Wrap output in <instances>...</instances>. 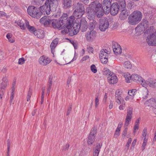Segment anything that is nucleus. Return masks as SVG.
I'll use <instances>...</instances> for the list:
<instances>
[{
    "instance_id": "1",
    "label": "nucleus",
    "mask_w": 156,
    "mask_h": 156,
    "mask_svg": "<svg viewBox=\"0 0 156 156\" xmlns=\"http://www.w3.org/2000/svg\"><path fill=\"white\" fill-rule=\"evenodd\" d=\"M69 18L66 13H64L59 18V20L54 19L52 20L51 27L55 29L59 30L62 29V28L67 24V22Z\"/></svg>"
},
{
    "instance_id": "2",
    "label": "nucleus",
    "mask_w": 156,
    "mask_h": 156,
    "mask_svg": "<svg viewBox=\"0 0 156 156\" xmlns=\"http://www.w3.org/2000/svg\"><path fill=\"white\" fill-rule=\"evenodd\" d=\"M146 30L144 34H150L146 39L147 42L149 45L156 46V36L155 35V31L154 30L153 27H150L149 28Z\"/></svg>"
},
{
    "instance_id": "3",
    "label": "nucleus",
    "mask_w": 156,
    "mask_h": 156,
    "mask_svg": "<svg viewBox=\"0 0 156 156\" xmlns=\"http://www.w3.org/2000/svg\"><path fill=\"white\" fill-rule=\"evenodd\" d=\"M142 18V14L140 11H134L129 17V23L132 25L136 24L140 21Z\"/></svg>"
},
{
    "instance_id": "4",
    "label": "nucleus",
    "mask_w": 156,
    "mask_h": 156,
    "mask_svg": "<svg viewBox=\"0 0 156 156\" xmlns=\"http://www.w3.org/2000/svg\"><path fill=\"white\" fill-rule=\"evenodd\" d=\"M27 12L30 16L37 19L40 18L42 15V12L34 6H29L27 9Z\"/></svg>"
},
{
    "instance_id": "5",
    "label": "nucleus",
    "mask_w": 156,
    "mask_h": 156,
    "mask_svg": "<svg viewBox=\"0 0 156 156\" xmlns=\"http://www.w3.org/2000/svg\"><path fill=\"white\" fill-rule=\"evenodd\" d=\"M57 6H54L53 5L48 2H45L44 5L40 7L39 10L42 12V14L43 13L45 14L48 15L50 13L51 10H55Z\"/></svg>"
},
{
    "instance_id": "6",
    "label": "nucleus",
    "mask_w": 156,
    "mask_h": 156,
    "mask_svg": "<svg viewBox=\"0 0 156 156\" xmlns=\"http://www.w3.org/2000/svg\"><path fill=\"white\" fill-rule=\"evenodd\" d=\"M90 6L94 9L97 14V17L99 18L101 17L105 13L104 9L101 5L98 2L94 1L92 2Z\"/></svg>"
},
{
    "instance_id": "7",
    "label": "nucleus",
    "mask_w": 156,
    "mask_h": 156,
    "mask_svg": "<svg viewBox=\"0 0 156 156\" xmlns=\"http://www.w3.org/2000/svg\"><path fill=\"white\" fill-rule=\"evenodd\" d=\"M85 8L83 4L78 2L75 7V10L73 14L77 18H80L84 14Z\"/></svg>"
},
{
    "instance_id": "8",
    "label": "nucleus",
    "mask_w": 156,
    "mask_h": 156,
    "mask_svg": "<svg viewBox=\"0 0 156 156\" xmlns=\"http://www.w3.org/2000/svg\"><path fill=\"white\" fill-rule=\"evenodd\" d=\"M97 133V128L96 127L93 128L88 137L87 144L88 145H91L94 141L96 135Z\"/></svg>"
},
{
    "instance_id": "9",
    "label": "nucleus",
    "mask_w": 156,
    "mask_h": 156,
    "mask_svg": "<svg viewBox=\"0 0 156 156\" xmlns=\"http://www.w3.org/2000/svg\"><path fill=\"white\" fill-rule=\"evenodd\" d=\"M133 111V108L132 107L129 106L128 107L127 109V115L124 124L125 126H128L129 124V122L131 120Z\"/></svg>"
},
{
    "instance_id": "10",
    "label": "nucleus",
    "mask_w": 156,
    "mask_h": 156,
    "mask_svg": "<svg viewBox=\"0 0 156 156\" xmlns=\"http://www.w3.org/2000/svg\"><path fill=\"white\" fill-rule=\"evenodd\" d=\"M72 17H71L69 18V20H68L67 22V24H65V26L63 27L62 29H64L61 31V33L63 34H66L68 33L69 32V33L70 32V28L72 24L73 23V19H72Z\"/></svg>"
},
{
    "instance_id": "11",
    "label": "nucleus",
    "mask_w": 156,
    "mask_h": 156,
    "mask_svg": "<svg viewBox=\"0 0 156 156\" xmlns=\"http://www.w3.org/2000/svg\"><path fill=\"white\" fill-rule=\"evenodd\" d=\"M96 13L95 10L91 6L90 4L89 7H87L86 9V13L88 19L90 20H93L95 16Z\"/></svg>"
},
{
    "instance_id": "12",
    "label": "nucleus",
    "mask_w": 156,
    "mask_h": 156,
    "mask_svg": "<svg viewBox=\"0 0 156 156\" xmlns=\"http://www.w3.org/2000/svg\"><path fill=\"white\" fill-rule=\"evenodd\" d=\"M109 24L107 19H103L100 20L99 28L101 31H105L109 27Z\"/></svg>"
},
{
    "instance_id": "13",
    "label": "nucleus",
    "mask_w": 156,
    "mask_h": 156,
    "mask_svg": "<svg viewBox=\"0 0 156 156\" xmlns=\"http://www.w3.org/2000/svg\"><path fill=\"white\" fill-rule=\"evenodd\" d=\"M103 9H104L105 13L106 14H108L110 12V9L112 4L110 0H104L101 5Z\"/></svg>"
},
{
    "instance_id": "14",
    "label": "nucleus",
    "mask_w": 156,
    "mask_h": 156,
    "mask_svg": "<svg viewBox=\"0 0 156 156\" xmlns=\"http://www.w3.org/2000/svg\"><path fill=\"white\" fill-rule=\"evenodd\" d=\"M52 20L50 19L48 17L45 16L40 19V22L43 23L44 26L51 27Z\"/></svg>"
},
{
    "instance_id": "15",
    "label": "nucleus",
    "mask_w": 156,
    "mask_h": 156,
    "mask_svg": "<svg viewBox=\"0 0 156 156\" xmlns=\"http://www.w3.org/2000/svg\"><path fill=\"white\" fill-rule=\"evenodd\" d=\"M38 61L40 64L43 66H46L51 62V60L47 56L43 55L40 57Z\"/></svg>"
},
{
    "instance_id": "16",
    "label": "nucleus",
    "mask_w": 156,
    "mask_h": 156,
    "mask_svg": "<svg viewBox=\"0 0 156 156\" xmlns=\"http://www.w3.org/2000/svg\"><path fill=\"white\" fill-rule=\"evenodd\" d=\"M117 2H115L112 3L110 7V10L111 14L113 15H115L118 13L119 10H120V9L119 8Z\"/></svg>"
},
{
    "instance_id": "17",
    "label": "nucleus",
    "mask_w": 156,
    "mask_h": 156,
    "mask_svg": "<svg viewBox=\"0 0 156 156\" xmlns=\"http://www.w3.org/2000/svg\"><path fill=\"white\" fill-rule=\"evenodd\" d=\"M96 34V32L95 31H87L85 35L86 40L89 41H92L95 38Z\"/></svg>"
},
{
    "instance_id": "18",
    "label": "nucleus",
    "mask_w": 156,
    "mask_h": 156,
    "mask_svg": "<svg viewBox=\"0 0 156 156\" xmlns=\"http://www.w3.org/2000/svg\"><path fill=\"white\" fill-rule=\"evenodd\" d=\"M80 28V30L82 32L85 31L87 28L88 25L85 18H81L80 22L79 23Z\"/></svg>"
},
{
    "instance_id": "19",
    "label": "nucleus",
    "mask_w": 156,
    "mask_h": 156,
    "mask_svg": "<svg viewBox=\"0 0 156 156\" xmlns=\"http://www.w3.org/2000/svg\"><path fill=\"white\" fill-rule=\"evenodd\" d=\"M8 84V80L5 77H4L2 79V82L0 85V92L4 93L5 92V88L7 86Z\"/></svg>"
},
{
    "instance_id": "20",
    "label": "nucleus",
    "mask_w": 156,
    "mask_h": 156,
    "mask_svg": "<svg viewBox=\"0 0 156 156\" xmlns=\"http://www.w3.org/2000/svg\"><path fill=\"white\" fill-rule=\"evenodd\" d=\"M108 80L110 84H114L117 82L118 79L115 74L113 73L108 77Z\"/></svg>"
},
{
    "instance_id": "21",
    "label": "nucleus",
    "mask_w": 156,
    "mask_h": 156,
    "mask_svg": "<svg viewBox=\"0 0 156 156\" xmlns=\"http://www.w3.org/2000/svg\"><path fill=\"white\" fill-rule=\"evenodd\" d=\"M122 9L120 10L122 12L120 14L119 17L121 20H124L127 18L129 13L128 11L125 10V9Z\"/></svg>"
},
{
    "instance_id": "22",
    "label": "nucleus",
    "mask_w": 156,
    "mask_h": 156,
    "mask_svg": "<svg viewBox=\"0 0 156 156\" xmlns=\"http://www.w3.org/2000/svg\"><path fill=\"white\" fill-rule=\"evenodd\" d=\"M112 48L114 52L116 54H120L122 52V49L120 46L116 43L112 45Z\"/></svg>"
},
{
    "instance_id": "23",
    "label": "nucleus",
    "mask_w": 156,
    "mask_h": 156,
    "mask_svg": "<svg viewBox=\"0 0 156 156\" xmlns=\"http://www.w3.org/2000/svg\"><path fill=\"white\" fill-rule=\"evenodd\" d=\"M34 34L38 38H43L45 35V33L44 31L41 29L36 30Z\"/></svg>"
},
{
    "instance_id": "24",
    "label": "nucleus",
    "mask_w": 156,
    "mask_h": 156,
    "mask_svg": "<svg viewBox=\"0 0 156 156\" xmlns=\"http://www.w3.org/2000/svg\"><path fill=\"white\" fill-rule=\"evenodd\" d=\"M148 85L151 87H155L156 86V80L153 78H149L147 79Z\"/></svg>"
},
{
    "instance_id": "25",
    "label": "nucleus",
    "mask_w": 156,
    "mask_h": 156,
    "mask_svg": "<svg viewBox=\"0 0 156 156\" xmlns=\"http://www.w3.org/2000/svg\"><path fill=\"white\" fill-rule=\"evenodd\" d=\"M25 26L27 29L31 33L34 34L36 30L35 28L34 27L30 26L29 24V22L27 20H25Z\"/></svg>"
},
{
    "instance_id": "26",
    "label": "nucleus",
    "mask_w": 156,
    "mask_h": 156,
    "mask_svg": "<svg viewBox=\"0 0 156 156\" xmlns=\"http://www.w3.org/2000/svg\"><path fill=\"white\" fill-rule=\"evenodd\" d=\"M109 52L106 49H102L100 51L99 55V58L103 57H108V54H109Z\"/></svg>"
},
{
    "instance_id": "27",
    "label": "nucleus",
    "mask_w": 156,
    "mask_h": 156,
    "mask_svg": "<svg viewBox=\"0 0 156 156\" xmlns=\"http://www.w3.org/2000/svg\"><path fill=\"white\" fill-rule=\"evenodd\" d=\"M71 0H62L63 8L66 9L70 8L71 6Z\"/></svg>"
},
{
    "instance_id": "28",
    "label": "nucleus",
    "mask_w": 156,
    "mask_h": 156,
    "mask_svg": "<svg viewBox=\"0 0 156 156\" xmlns=\"http://www.w3.org/2000/svg\"><path fill=\"white\" fill-rule=\"evenodd\" d=\"M117 4L120 9H125L126 4L125 0H119Z\"/></svg>"
},
{
    "instance_id": "29",
    "label": "nucleus",
    "mask_w": 156,
    "mask_h": 156,
    "mask_svg": "<svg viewBox=\"0 0 156 156\" xmlns=\"http://www.w3.org/2000/svg\"><path fill=\"white\" fill-rule=\"evenodd\" d=\"M145 29H146V28L140 24H138L135 28V30L136 31L140 33L143 32Z\"/></svg>"
},
{
    "instance_id": "30",
    "label": "nucleus",
    "mask_w": 156,
    "mask_h": 156,
    "mask_svg": "<svg viewBox=\"0 0 156 156\" xmlns=\"http://www.w3.org/2000/svg\"><path fill=\"white\" fill-rule=\"evenodd\" d=\"M147 102L150 103L151 104V106L156 109V99L154 98H151L147 100V101H146L145 103H147Z\"/></svg>"
},
{
    "instance_id": "31",
    "label": "nucleus",
    "mask_w": 156,
    "mask_h": 156,
    "mask_svg": "<svg viewBox=\"0 0 156 156\" xmlns=\"http://www.w3.org/2000/svg\"><path fill=\"white\" fill-rule=\"evenodd\" d=\"M132 80L136 82H140L142 79V77L136 74H133L132 75Z\"/></svg>"
},
{
    "instance_id": "32",
    "label": "nucleus",
    "mask_w": 156,
    "mask_h": 156,
    "mask_svg": "<svg viewBox=\"0 0 156 156\" xmlns=\"http://www.w3.org/2000/svg\"><path fill=\"white\" fill-rule=\"evenodd\" d=\"M70 32L69 33V35L71 36L76 35L79 31L78 27L77 28H75V29L72 27L71 29H70Z\"/></svg>"
},
{
    "instance_id": "33",
    "label": "nucleus",
    "mask_w": 156,
    "mask_h": 156,
    "mask_svg": "<svg viewBox=\"0 0 156 156\" xmlns=\"http://www.w3.org/2000/svg\"><path fill=\"white\" fill-rule=\"evenodd\" d=\"M137 90L136 89H133L128 92V94L130 96V98L132 99L134 98V96L136 94Z\"/></svg>"
},
{
    "instance_id": "34",
    "label": "nucleus",
    "mask_w": 156,
    "mask_h": 156,
    "mask_svg": "<svg viewBox=\"0 0 156 156\" xmlns=\"http://www.w3.org/2000/svg\"><path fill=\"white\" fill-rule=\"evenodd\" d=\"M58 38H56L53 40L50 45V48H55L58 43Z\"/></svg>"
},
{
    "instance_id": "35",
    "label": "nucleus",
    "mask_w": 156,
    "mask_h": 156,
    "mask_svg": "<svg viewBox=\"0 0 156 156\" xmlns=\"http://www.w3.org/2000/svg\"><path fill=\"white\" fill-rule=\"evenodd\" d=\"M17 24L18 26H19L20 27L21 29L22 30H25L26 27L25 26V23H24L22 21H18L17 23Z\"/></svg>"
},
{
    "instance_id": "36",
    "label": "nucleus",
    "mask_w": 156,
    "mask_h": 156,
    "mask_svg": "<svg viewBox=\"0 0 156 156\" xmlns=\"http://www.w3.org/2000/svg\"><path fill=\"white\" fill-rule=\"evenodd\" d=\"M126 81L127 83H130L132 80V75H131L130 74L127 73L125 76Z\"/></svg>"
},
{
    "instance_id": "37",
    "label": "nucleus",
    "mask_w": 156,
    "mask_h": 156,
    "mask_svg": "<svg viewBox=\"0 0 156 156\" xmlns=\"http://www.w3.org/2000/svg\"><path fill=\"white\" fill-rule=\"evenodd\" d=\"M124 67L127 69H130L132 68V65L130 62L126 61L124 63Z\"/></svg>"
},
{
    "instance_id": "38",
    "label": "nucleus",
    "mask_w": 156,
    "mask_h": 156,
    "mask_svg": "<svg viewBox=\"0 0 156 156\" xmlns=\"http://www.w3.org/2000/svg\"><path fill=\"white\" fill-rule=\"evenodd\" d=\"M96 22L95 21L93 20V22H90L89 25V29L91 30H93L94 28Z\"/></svg>"
},
{
    "instance_id": "39",
    "label": "nucleus",
    "mask_w": 156,
    "mask_h": 156,
    "mask_svg": "<svg viewBox=\"0 0 156 156\" xmlns=\"http://www.w3.org/2000/svg\"><path fill=\"white\" fill-rule=\"evenodd\" d=\"M115 98L116 100V102L117 103L119 104L121 103L122 98L121 95L115 94Z\"/></svg>"
},
{
    "instance_id": "40",
    "label": "nucleus",
    "mask_w": 156,
    "mask_h": 156,
    "mask_svg": "<svg viewBox=\"0 0 156 156\" xmlns=\"http://www.w3.org/2000/svg\"><path fill=\"white\" fill-rule=\"evenodd\" d=\"M113 73L112 72H111L110 70L108 69H106L104 70L103 72L104 75L106 76H109L110 75H111Z\"/></svg>"
},
{
    "instance_id": "41",
    "label": "nucleus",
    "mask_w": 156,
    "mask_h": 156,
    "mask_svg": "<svg viewBox=\"0 0 156 156\" xmlns=\"http://www.w3.org/2000/svg\"><path fill=\"white\" fill-rule=\"evenodd\" d=\"M52 78L50 77L48 82V91H50L51 87L52 86Z\"/></svg>"
},
{
    "instance_id": "42",
    "label": "nucleus",
    "mask_w": 156,
    "mask_h": 156,
    "mask_svg": "<svg viewBox=\"0 0 156 156\" xmlns=\"http://www.w3.org/2000/svg\"><path fill=\"white\" fill-rule=\"evenodd\" d=\"M32 94V91L31 88L30 87L29 89V90L28 91L27 94V101H30V99L31 97V96Z\"/></svg>"
},
{
    "instance_id": "43",
    "label": "nucleus",
    "mask_w": 156,
    "mask_h": 156,
    "mask_svg": "<svg viewBox=\"0 0 156 156\" xmlns=\"http://www.w3.org/2000/svg\"><path fill=\"white\" fill-rule=\"evenodd\" d=\"M147 23L148 21L147 20H143L140 24L143 25L144 26V27L146 28V29H147L148 27V25Z\"/></svg>"
},
{
    "instance_id": "44",
    "label": "nucleus",
    "mask_w": 156,
    "mask_h": 156,
    "mask_svg": "<svg viewBox=\"0 0 156 156\" xmlns=\"http://www.w3.org/2000/svg\"><path fill=\"white\" fill-rule=\"evenodd\" d=\"M46 1L48 2L51 3L53 5V6H58V1L57 0H46Z\"/></svg>"
},
{
    "instance_id": "45",
    "label": "nucleus",
    "mask_w": 156,
    "mask_h": 156,
    "mask_svg": "<svg viewBox=\"0 0 156 156\" xmlns=\"http://www.w3.org/2000/svg\"><path fill=\"white\" fill-rule=\"evenodd\" d=\"M140 82H141V84L143 87H146L147 86L148 84L147 80L146 81L144 79L142 78V79Z\"/></svg>"
},
{
    "instance_id": "46",
    "label": "nucleus",
    "mask_w": 156,
    "mask_h": 156,
    "mask_svg": "<svg viewBox=\"0 0 156 156\" xmlns=\"http://www.w3.org/2000/svg\"><path fill=\"white\" fill-rule=\"evenodd\" d=\"M101 62L104 64H106L108 62V57L99 58Z\"/></svg>"
},
{
    "instance_id": "47",
    "label": "nucleus",
    "mask_w": 156,
    "mask_h": 156,
    "mask_svg": "<svg viewBox=\"0 0 156 156\" xmlns=\"http://www.w3.org/2000/svg\"><path fill=\"white\" fill-rule=\"evenodd\" d=\"M95 97H96L95 100V108H96L98 107V105L99 104V98L98 95L96 94Z\"/></svg>"
},
{
    "instance_id": "48",
    "label": "nucleus",
    "mask_w": 156,
    "mask_h": 156,
    "mask_svg": "<svg viewBox=\"0 0 156 156\" xmlns=\"http://www.w3.org/2000/svg\"><path fill=\"white\" fill-rule=\"evenodd\" d=\"M90 69L91 71L94 73H96L97 71V70L95 66L93 64L91 65Z\"/></svg>"
},
{
    "instance_id": "49",
    "label": "nucleus",
    "mask_w": 156,
    "mask_h": 156,
    "mask_svg": "<svg viewBox=\"0 0 156 156\" xmlns=\"http://www.w3.org/2000/svg\"><path fill=\"white\" fill-rule=\"evenodd\" d=\"M41 1L40 0H33L32 3L34 5H39L41 4Z\"/></svg>"
},
{
    "instance_id": "50",
    "label": "nucleus",
    "mask_w": 156,
    "mask_h": 156,
    "mask_svg": "<svg viewBox=\"0 0 156 156\" xmlns=\"http://www.w3.org/2000/svg\"><path fill=\"white\" fill-rule=\"evenodd\" d=\"M101 146L102 145H101L100 143H97L95 149L94 150L96 151L97 150L98 151L100 152Z\"/></svg>"
},
{
    "instance_id": "51",
    "label": "nucleus",
    "mask_w": 156,
    "mask_h": 156,
    "mask_svg": "<svg viewBox=\"0 0 156 156\" xmlns=\"http://www.w3.org/2000/svg\"><path fill=\"white\" fill-rule=\"evenodd\" d=\"M143 94L144 95L142 98L143 99H147V95L148 94V91L147 90H146V91H144L143 92Z\"/></svg>"
},
{
    "instance_id": "52",
    "label": "nucleus",
    "mask_w": 156,
    "mask_h": 156,
    "mask_svg": "<svg viewBox=\"0 0 156 156\" xmlns=\"http://www.w3.org/2000/svg\"><path fill=\"white\" fill-rule=\"evenodd\" d=\"M132 138H129L128 140V141L127 142V144H126V149H127V151L129 148V146H130V144H131V142H132Z\"/></svg>"
},
{
    "instance_id": "53",
    "label": "nucleus",
    "mask_w": 156,
    "mask_h": 156,
    "mask_svg": "<svg viewBox=\"0 0 156 156\" xmlns=\"http://www.w3.org/2000/svg\"><path fill=\"white\" fill-rule=\"evenodd\" d=\"M79 23H74L73 24V25L72 26V27L73 28L75 29V28H77L78 27V30H80V28L79 25Z\"/></svg>"
},
{
    "instance_id": "54",
    "label": "nucleus",
    "mask_w": 156,
    "mask_h": 156,
    "mask_svg": "<svg viewBox=\"0 0 156 156\" xmlns=\"http://www.w3.org/2000/svg\"><path fill=\"white\" fill-rule=\"evenodd\" d=\"M25 60L23 57L20 58L19 59L18 63L20 65H22L24 63Z\"/></svg>"
},
{
    "instance_id": "55",
    "label": "nucleus",
    "mask_w": 156,
    "mask_h": 156,
    "mask_svg": "<svg viewBox=\"0 0 156 156\" xmlns=\"http://www.w3.org/2000/svg\"><path fill=\"white\" fill-rule=\"evenodd\" d=\"M87 51L89 53H93L94 51V48L91 47L89 46L87 48Z\"/></svg>"
},
{
    "instance_id": "56",
    "label": "nucleus",
    "mask_w": 156,
    "mask_h": 156,
    "mask_svg": "<svg viewBox=\"0 0 156 156\" xmlns=\"http://www.w3.org/2000/svg\"><path fill=\"white\" fill-rule=\"evenodd\" d=\"M106 93H105V94L104 98L103 100V102L104 104H106L107 99V95Z\"/></svg>"
},
{
    "instance_id": "57",
    "label": "nucleus",
    "mask_w": 156,
    "mask_h": 156,
    "mask_svg": "<svg viewBox=\"0 0 156 156\" xmlns=\"http://www.w3.org/2000/svg\"><path fill=\"white\" fill-rule=\"evenodd\" d=\"M127 130L128 128L127 127H126L125 128L122 133V136H123L124 137H125L126 135L127 134Z\"/></svg>"
},
{
    "instance_id": "58",
    "label": "nucleus",
    "mask_w": 156,
    "mask_h": 156,
    "mask_svg": "<svg viewBox=\"0 0 156 156\" xmlns=\"http://www.w3.org/2000/svg\"><path fill=\"white\" fill-rule=\"evenodd\" d=\"M7 147H8V152L7 155V156H9V149L10 148V141L8 140V142L7 143Z\"/></svg>"
},
{
    "instance_id": "59",
    "label": "nucleus",
    "mask_w": 156,
    "mask_h": 156,
    "mask_svg": "<svg viewBox=\"0 0 156 156\" xmlns=\"http://www.w3.org/2000/svg\"><path fill=\"white\" fill-rule=\"evenodd\" d=\"M72 110V105H70L69 106L67 109L66 115H69L70 114V113Z\"/></svg>"
},
{
    "instance_id": "60",
    "label": "nucleus",
    "mask_w": 156,
    "mask_h": 156,
    "mask_svg": "<svg viewBox=\"0 0 156 156\" xmlns=\"http://www.w3.org/2000/svg\"><path fill=\"white\" fill-rule=\"evenodd\" d=\"M89 58V56L88 55H86L83 57L80 60V62H83V61L86 60Z\"/></svg>"
},
{
    "instance_id": "61",
    "label": "nucleus",
    "mask_w": 156,
    "mask_h": 156,
    "mask_svg": "<svg viewBox=\"0 0 156 156\" xmlns=\"http://www.w3.org/2000/svg\"><path fill=\"white\" fill-rule=\"evenodd\" d=\"M147 143V141H143L142 145V151H143L145 148V146Z\"/></svg>"
},
{
    "instance_id": "62",
    "label": "nucleus",
    "mask_w": 156,
    "mask_h": 156,
    "mask_svg": "<svg viewBox=\"0 0 156 156\" xmlns=\"http://www.w3.org/2000/svg\"><path fill=\"white\" fill-rule=\"evenodd\" d=\"M125 108V104L121 105L119 107V108L120 110H123Z\"/></svg>"
},
{
    "instance_id": "63",
    "label": "nucleus",
    "mask_w": 156,
    "mask_h": 156,
    "mask_svg": "<svg viewBox=\"0 0 156 156\" xmlns=\"http://www.w3.org/2000/svg\"><path fill=\"white\" fill-rule=\"evenodd\" d=\"M100 152L97 150L94 151V150L93 156H98Z\"/></svg>"
},
{
    "instance_id": "64",
    "label": "nucleus",
    "mask_w": 156,
    "mask_h": 156,
    "mask_svg": "<svg viewBox=\"0 0 156 156\" xmlns=\"http://www.w3.org/2000/svg\"><path fill=\"white\" fill-rule=\"evenodd\" d=\"M14 93H11V95L10 98V102L11 104L12 103V100L14 98Z\"/></svg>"
}]
</instances>
